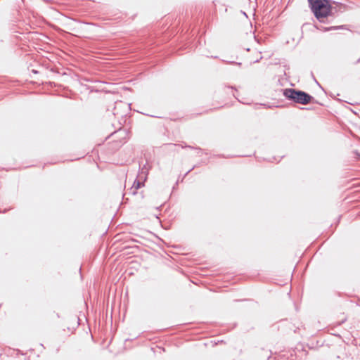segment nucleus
Segmentation results:
<instances>
[{
  "label": "nucleus",
  "instance_id": "nucleus-1",
  "mask_svg": "<svg viewBox=\"0 0 360 360\" xmlns=\"http://www.w3.org/2000/svg\"><path fill=\"white\" fill-rule=\"evenodd\" d=\"M308 2L314 16L320 22H325V19L333 14V8L329 0H308Z\"/></svg>",
  "mask_w": 360,
  "mask_h": 360
},
{
  "label": "nucleus",
  "instance_id": "nucleus-2",
  "mask_svg": "<svg viewBox=\"0 0 360 360\" xmlns=\"http://www.w3.org/2000/svg\"><path fill=\"white\" fill-rule=\"evenodd\" d=\"M283 94L287 99L302 105H307L314 99L309 94L295 89H285Z\"/></svg>",
  "mask_w": 360,
  "mask_h": 360
},
{
  "label": "nucleus",
  "instance_id": "nucleus-3",
  "mask_svg": "<svg viewBox=\"0 0 360 360\" xmlns=\"http://www.w3.org/2000/svg\"><path fill=\"white\" fill-rule=\"evenodd\" d=\"M147 176H148L147 171H145V170L139 171V172L137 175L136 179L139 181L140 180L141 181H142L144 184V182L147 179Z\"/></svg>",
  "mask_w": 360,
  "mask_h": 360
},
{
  "label": "nucleus",
  "instance_id": "nucleus-4",
  "mask_svg": "<svg viewBox=\"0 0 360 360\" xmlns=\"http://www.w3.org/2000/svg\"><path fill=\"white\" fill-rule=\"evenodd\" d=\"M143 186L144 184L142 181H141L140 180L139 181L136 179L131 188L132 189H134L133 194H136V191Z\"/></svg>",
  "mask_w": 360,
  "mask_h": 360
},
{
  "label": "nucleus",
  "instance_id": "nucleus-5",
  "mask_svg": "<svg viewBox=\"0 0 360 360\" xmlns=\"http://www.w3.org/2000/svg\"><path fill=\"white\" fill-rule=\"evenodd\" d=\"M317 29L320 30H323V31H329V30H338V29H342L343 28L344 26H339V27H319L318 26H315Z\"/></svg>",
  "mask_w": 360,
  "mask_h": 360
},
{
  "label": "nucleus",
  "instance_id": "nucleus-6",
  "mask_svg": "<svg viewBox=\"0 0 360 360\" xmlns=\"http://www.w3.org/2000/svg\"><path fill=\"white\" fill-rule=\"evenodd\" d=\"M139 167H141V165H139ZM147 171V174H148L149 167L147 163L144 164L141 168H140V171Z\"/></svg>",
  "mask_w": 360,
  "mask_h": 360
},
{
  "label": "nucleus",
  "instance_id": "nucleus-7",
  "mask_svg": "<svg viewBox=\"0 0 360 360\" xmlns=\"http://www.w3.org/2000/svg\"><path fill=\"white\" fill-rule=\"evenodd\" d=\"M345 319H344L343 320H342V321L340 323H339V324H341L342 323H344L345 321Z\"/></svg>",
  "mask_w": 360,
  "mask_h": 360
},
{
  "label": "nucleus",
  "instance_id": "nucleus-8",
  "mask_svg": "<svg viewBox=\"0 0 360 360\" xmlns=\"http://www.w3.org/2000/svg\"><path fill=\"white\" fill-rule=\"evenodd\" d=\"M72 31H75V30H76V29H75V28H72Z\"/></svg>",
  "mask_w": 360,
  "mask_h": 360
}]
</instances>
